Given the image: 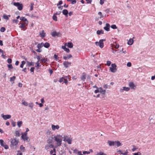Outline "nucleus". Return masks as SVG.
<instances>
[{
    "label": "nucleus",
    "mask_w": 155,
    "mask_h": 155,
    "mask_svg": "<svg viewBox=\"0 0 155 155\" xmlns=\"http://www.w3.org/2000/svg\"><path fill=\"white\" fill-rule=\"evenodd\" d=\"M62 139V136L60 134H58L54 137V140L56 142L57 146H60L61 145Z\"/></svg>",
    "instance_id": "nucleus-1"
},
{
    "label": "nucleus",
    "mask_w": 155,
    "mask_h": 155,
    "mask_svg": "<svg viewBox=\"0 0 155 155\" xmlns=\"http://www.w3.org/2000/svg\"><path fill=\"white\" fill-rule=\"evenodd\" d=\"M63 138L64 139V141L67 142L68 144H71L72 138L70 136H64Z\"/></svg>",
    "instance_id": "nucleus-2"
},
{
    "label": "nucleus",
    "mask_w": 155,
    "mask_h": 155,
    "mask_svg": "<svg viewBox=\"0 0 155 155\" xmlns=\"http://www.w3.org/2000/svg\"><path fill=\"white\" fill-rule=\"evenodd\" d=\"M18 140L15 139H12L11 142V147L12 148H16L17 145L18 143Z\"/></svg>",
    "instance_id": "nucleus-3"
},
{
    "label": "nucleus",
    "mask_w": 155,
    "mask_h": 155,
    "mask_svg": "<svg viewBox=\"0 0 155 155\" xmlns=\"http://www.w3.org/2000/svg\"><path fill=\"white\" fill-rule=\"evenodd\" d=\"M105 41L106 39H101L99 41V42L96 41L95 42V43L96 45H98L100 48H102L104 46L103 42Z\"/></svg>",
    "instance_id": "nucleus-4"
},
{
    "label": "nucleus",
    "mask_w": 155,
    "mask_h": 155,
    "mask_svg": "<svg viewBox=\"0 0 155 155\" xmlns=\"http://www.w3.org/2000/svg\"><path fill=\"white\" fill-rule=\"evenodd\" d=\"M117 65L115 64H112L111 67H110V70L111 72L113 73L117 71Z\"/></svg>",
    "instance_id": "nucleus-5"
},
{
    "label": "nucleus",
    "mask_w": 155,
    "mask_h": 155,
    "mask_svg": "<svg viewBox=\"0 0 155 155\" xmlns=\"http://www.w3.org/2000/svg\"><path fill=\"white\" fill-rule=\"evenodd\" d=\"M13 5L18 8L19 10H21L23 9V5L22 4H20L19 2H14Z\"/></svg>",
    "instance_id": "nucleus-6"
},
{
    "label": "nucleus",
    "mask_w": 155,
    "mask_h": 155,
    "mask_svg": "<svg viewBox=\"0 0 155 155\" xmlns=\"http://www.w3.org/2000/svg\"><path fill=\"white\" fill-rule=\"evenodd\" d=\"M61 35V34L60 32H57L56 31H53V32L51 33V35L53 37H55L56 36L57 37H59L60 36V35Z\"/></svg>",
    "instance_id": "nucleus-7"
},
{
    "label": "nucleus",
    "mask_w": 155,
    "mask_h": 155,
    "mask_svg": "<svg viewBox=\"0 0 155 155\" xmlns=\"http://www.w3.org/2000/svg\"><path fill=\"white\" fill-rule=\"evenodd\" d=\"M71 64V62H69L68 61H65L63 62V65L66 68H67L69 66H70Z\"/></svg>",
    "instance_id": "nucleus-8"
},
{
    "label": "nucleus",
    "mask_w": 155,
    "mask_h": 155,
    "mask_svg": "<svg viewBox=\"0 0 155 155\" xmlns=\"http://www.w3.org/2000/svg\"><path fill=\"white\" fill-rule=\"evenodd\" d=\"M86 73L85 72H84L82 73V75L81 76L80 78L81 80L84 81L86 78Z\"/></svg>",
    "instance_id": "nucleus-9"
},
{
    "label": "nucleus",
    "mask_w": 155,
    "mask_h": 155,
    "mask_svg": "<svg viewBox=\"0 0 155 155\" xmlns=\"http://www.w3.org/2000/svg\"><path fill=\"white\" fill-rule=\"evenodd\" d=\"M2 117L5 120H6L7 119H9L11 117V115H3L2 114Z\"/></svg>",
    "instance_id": "nucleus-10"
},
{
    "label": "nucleus",
    "mask_w": 155,
    "mask_h": 155,
    "mask_svg": "<svg viewBox=\"0 0 155 155\" xmlns=\"http://www.w3.org/2000/svg\"><path fill=\"white\" fill-rule=\"evenodd\" d=\"M59 126L58 125H54L53 124L51 125L52 129L53 130H58L59 128Z\"/></svg>",
    "instance_id": "nucleus-11"
},
{
    "label": "nucleus",
    "mask_w": 155,
    "mask_h": 155,
    "mask_svg": "<svg viewBox=\"0 0 155 155\" xmlns=\"http://www.w3.org/2000/svg\"><path fill=\"white\" fill-rule=\"evenodd\" d=\"M110 25L108 23L106 24V26L104 27V29L107 31H109L110 30Z\"/></svg>",
    "instance_id": "nucleus-12"
},
{
    "label": "nucleus",
    "mask_w": 155,
    "mask_h": 155,
    "mask_svg": "<svg viewBox=\"0 0 155 155\" xmlns=\"http://www.w3.org/2000/svg\"><path fill=\"white\" fill-rule=\"evenodd\" d=\"M39 35L42 38H43L45 36V33L44 32V31L43 30L40 32Z\"/></svg>",
    "instance_id": "nucleus-13"
},
{
    "label": "nucleus",
    "mask_w": 155,
    "mask_h": 155,
    "mask_svg": "<svg viewBox=\"0 0 155 155\" xmlns=\"http://www.w3.org/2000/svg\"><path fill=\"white\" fill-rule=\"evenodd\" d=\"M72 57V55L71 54L67 55H65L63 56V58L65 60H67L69 59L70 58H71Z\"/></svg>",
    "instance_id": "nucleus-14"
},
{
    "label": "nucleus",
    "mask_w": 155,
    "mask_h": 155,
    "mask_svg": "<svg viewBox=\"0 0 155 155\" xmlns=\"http://www.w3.org/2000/svg\"><path fill=\"white\" fill-rule=\"evenodd\" d=\"M114 146H117V147H118L120 146H121L122 145V144L118 141H114Z\"/></svg>",
    "instance_id": "nucleus-15"
},
{
    "label": "nucleus",
    "mask_w": 155,
    "mask_h": 155,
    "mask_svg": "<svg viewBox=\"0 0 155 155\" xmlns=\"http://www.w3.org/2000/svg\"><path fill=\"white\" fill-rule=\"evenodd\" d=\"M20 19L21 21L25 22V24H27L28 23V21L25 17H21L20 18Z\"/></svg>",
    "instance_id": "nucleus-16"
},
{
    "label": "nucleus",
    "mask_w": 155,
    "mask_h": 155,
    "mask_svg": "<svg viewBox=\"0 0 155 155\" xmlns=\"http://www.w3.org/2000/svg\"><path fill=\"white\" fill-rule=\"evenodd\" d=\"M129 86L132 89H135L136 86L133 82H130L129 84Z\"/></svg>",
    "instance_id": "nucleus-17"
},
{
    "label": "nucleus",
    "mask_w": 155,
    "mask_h": 155,
    "mask_svg": "<svg viewBox=\"0 0 155 155\" xmlns=\"http://www.w3.org/2000/svg\"><path fill=\"white\" fill-rule=\"evenodd\" d=\"M21 138L24 140V141H29L30 140L29 139L28 137L27 136H24L23 135L21 136Z\"/></svg>",
    "instance_id": "nucleus-18"
},
{
    "label": "nucleus",
    "mask_w": 155,
    "mask_h": 155,
    "mask_svg": "<svg viewBox=\"0 0 155 155\" xmlns=\"http://www.w3.org/2000/svg\"><path fill=\"white\" fill-rule=\"evenodd\" d=\"M107 143L110 146H114V141H112L110 140H108L107 141Z\"/></svg>",
    "instance_id": "nucleus-19"
},
{
    "label": "nucleus",
    "mask_w": 155,
    "mask_h": 155,
    "mask_svg": "<svg viewBox=\"0 0 155 155\" xmlns=\"http://www.w3.org/2000/svg\"><path fill=\"white\" fill-rule=\"evenodd\" d=\"M40 61L42 63H47L46 62L47 61H48V59L47 58H43L42 59H41Z\"/></svg>",
    "instance_id": "nucleus-20"
},
{
    "label": "nucleus",
    "mask_w": 155,
    "mask_h": 155,
    "mask_svg": "<svg viewBox=\"0 0 155 155\" xmlns=\"http://www.w3.org/2000/svg\"><path fill=\"white\" fill-rule=\"evenodd\" d=\"M63 14L65 15L66 17L68 16V11L67 9H64L62 11Z\"/></svg>",
    "instance_id": "nucleus-21"
},
{
    "label": "nucleus",
    "mask_w": 155,
    "mask_h": 155,
    "mask_svg": "<svg viewBox=\"0 0 155 155\" xmlns=\"http://www.w3.org/2000/svg\"><path fill=\"white\" fill-rule=\"evenodd\" d=\"M123 89H120V91L121 92H122L123 91H128L130 90V88L128 87H123Z\"/></svg>",
    "instance_id": "nucleus-22"
},
{
    "label": "nucleus",
    "mask_w": 155,
    "mask_h": 155,
    "mask_svg": "<svg viewBox=\"0 0 155 155\" xmlns=\"http://www.w3.org/2000/svg\"><path fill=\"white\" fill-rule=\"evenodd\" d=\"M134 42V40L132 38H130L127 42V44L129 45H132Z\"/></svg>",
    "instance_id": "nucleus-23"
},
{
    "label": "nucleus",
    "mask_w": 155,
    "mask_h": 155,
    "mask_svg": "<svg viewBox=\"0 0 155 155\" xmlns=\"http://www.w3.org/2000/svg\"><path fill=\"white\" fill-rule=\"evenodd\" d=\"M43 45L44 43L43 42L41 43H39L37 45V47L38 48L41 49L43 46Z\"/></svg>",
    "instance_id": "nucleus-24"
},
{
    "label": "nucleus",
    "mask_w": 155,
    "mask_h": 155,
    "mask_svg": "<svg viewBox=\"0 0 155 155\" xmlns=\"http://www.w3.org/2000/svg\"><path fill=\"white\" fill-rule=\"evenodd\" d=\"M99 92L103 94H105V92H106V90H103V89L100 87L99 88Z\"/></svg>",
    "instance_id": "nucleus-25"
},
{
    "label": "nucleus",
    "mask_w": 155,
    "mask_h": 155,
    "mask_svg": "<svg viewBox=\"0 0 155 155\" xmlns=\"http://www.w3.org/2000/svg\"><path fill=\"white\" fill-rule=\"evenodd\" d=\"M67 46L68 48H72L73 46V45L72 42H68L67 43Z\"/></svg>",
    "instance_id": "nucleus-26"
},
{
    "label": "nucleus",
    "mask_w": 155,
    "mask_h": 155,
    "mask_svg": "<svg viewBox=\"0 0 155 155\" xmlns=\"http://www.w3.org/2000/svg\"><path fill=\"white\" fill-rule=\"evenodd\" d=\"M104 33V31L102 30H98L97 31V34L99 35L101 34H103Z\"/></svg>",
    "instance_id": "nucleus-27"
},
{
    "label": "nucleus",
    "mask_w": 155,
    "mask_h": 155,
    "mask_svg": "<svg viewBox=\"0 0 155 155\" xmlns=\"http://www.w3.org/2000/svg\"><path fill=\"white\" fill-rule=\"evenodd\" d=\"M50 44L47 42H46L44 44L43 46L46 48H48L50 47Z\"/></svg>",
    "instance_id": "nucleus-28"
},
{
    "label": "nucleus",
    "mask_w": 155,
    "mask_h": 155,
    "mask_svg": "<svg viewBox=\"0 0 155 155\" xmlns=\"http://www.w3.org/2000/svg\"><path fill=\"white\" fill-rule=\"evenodd\" d=\"M55 153V149H54L53 150H51L50 152V154H52V155H56Z\"/></svg>",
    "instance_id": "nucleus-29"
},
{
    "label": "nucleus",
    "mask_w": 155,
    "mask_h": 155,
    "mask_svg": "<svg viewBox=\"0 0 155 155\" xmlns=\"http://www.w3.org/2000/svg\"><path fill=\"white\" fill-rule=\"evenodd\" d=\"M27 62L28 65L29 67H30L31 66H34V63L33 62H29L28 61H27Z\"/></svg>",
    "instance_id": "nucleus-30"
},
{
    "label": "nucleus",
    "mask_w": 155,
    "mask_h": 155,
    "mask_svg": "<svg viewBox=\"0 0 155 155\" xmlns=\"http://www.w3.org/2000/svg\"><path fill=\"white\" fill-rule=\"evenodd\" d=\"M0 144L2 146H3L4 144H5V143L4 142L3 140L2 139L0 140Z\"/></svg>",
    "instance_id": "nucleus-31"
},
{
    "label": "nucleus",
    "mask_w": 155,
    "mask_h": 155,
    "mask_svg": "<svg viewBox=\"0 0 155 155\" xmlns=\"http://www.w3.org/2000/svg\"><path fill=\"white\" fill-rule=\"evenodd\" d=\"M22 103L23 105L25 106H26L28 105V103L26 101H24L22 100Z\"/></svg>",
    "instance_id": "nucleus-32"
},
{
    "label": "nucleus",
    "mask_w": 155,
    "mask_h": 155,
    "mask_svg": "<svg viewBox=\"0 0 155 155\" xmlns=\"http://www.w3.org/2000/svg\"><path fill=\"white\" fill-rule=\"evenodd\" d=\"M67 1L68 2H71L72 4H74L76 2V0H67Z\"/></svg>",
    "instance_id": "nucleus-33"
},
{
    "label": "nucleus",
    "mask_w": 155,
    "mask_h": 155,
    "mask_svg": "<svg viewBox=\"0 0 155 155\" xmlns=\"http://www.w3.org/2000/svg\"><path fill=\"white\" fill-rule=\"evenodd\" d=\"M22 124V121H18L17 122V125L19 127H20Z\"/></svg>",
    "instance_id": "nucleus-34"
},
{
    "label": "nucleus",
    "mask_w": 155,
    "mask_h": 155,
    "mask_svg": "<svg viewBox=\"0 0 155 155\" xmlns=\"http://www.w3.org/2000/svg\"><path fill=\"white\" fill-rule=\"evenodd\" d=\"M52 18L55 21H57V17L54 14L52 17Z\"/></svg>",
    "instance_id": "nucleus-35"
},
{
    "label": "nucleus",
    "mask_w": 155,
    "mask_h": 155,
    "mask_svg": "<svg viewBox=\"0 0 155 155\" xmlns=\"http://www.w3.org/2000/svg\"><path fill=\"white\" fill-rule=\"evenodd\" d=\"M65 79V78L63 77L61 78L59 80V82L61 83L62 82H64Z\"/></svg>",
    "instance_id": "nucleus-36"
},
{
    "label": "nucleus",
    "mask_w": 155,
    "mask_h": 155,
    "mask_svg": "<svg viewBox=\"0 0 155 155\" xmlns=\"http://www.w3.org/2000/svg\"><path fill=\"white\" fill-rule=\"evenodd\" d=\"M16 77L15 76H13L12 77H11L10 78V81H14Z\"/></svg>",
    "instance_id": "nucleus-37"
},
{
    "label": "nucleus",
    "mask_w": 155,
    "mask_h": 155,
    "mask_svg": "<svg viewBox=\"0 0 155 155\" xmlns=\"http://www.w3.org/2000/svg\"><path fill=\"white\" fill-rule=\"evenodd\" d=\"M20 150L22 152H24L25 151V148L22 145H21L20 147Z\"/></svg>",
    "instance_id": "nucleus-38"
},
{
    "label": "nucleus",
    "mask_w": 155,
    "mask_h": 155,
    "mask_svg": "<svg viewBox=\"0 0 155 155\" xmlns=\"http://www.w3.org/2000/svg\"><path fill=\"white\" fill-rule=\"evenodd\" d=\"M54 58L55 60L56 61L58 60L59 59V57H58V55L56 54H54Z\"/></svg>",
    "instance_id": "nucleus-39"
},
{
    "label": "nucleus",
    "mask_w": 155,
    "mask_h": 155,
    "mask_svg": "<svg viewBox=\"0 0 155 155\" xmlns=\"http://www.w3.org/2000/svg\"><path fill=\"white\" fill-rule=\"evenodd\" d=\"M111 28L114 29H116L117 28V27L116 26V25L114 24L111 25Z\"/></svg>",
    "instance_id": "nucleus-40"
},
{
    "label": "nucleus",
    "mask_w": 155,
    "mask_h": 155,
    "mask_svg": "<svg viewBox=\"0 0 155 155\" xmlns=\"http://www.w3.org/2000/svg\"><path fill=\"white\" fill-rule=\"evenodd\" d=\"M3 18L5 19H6L7 20H8L9 19V18L8 17V16L7 15H6L5 14H4L3 15Z\"/></svg>",
    "instance_id": "nucleus-41"
},
{
    "label": "nucleus",
    "mask_w": 155,
    "mask_h": 155,
    "mask_svg": "<svg viewBox=\"0 0 155 155\" xmlns=\"http://www.w3.org/2000/svg\"><path fill=\"white\" fill-rule=\"evenodd\" d=\"M36 67L38 69L41 66L40 65V63H39V62L37 61V62L36 63Z\"/></svg>",
    "instance_id": "nucleus-42"
},
{
    "label": "nucleus",
    "mask_w": 155,
    "mask_h": 155,
    "mask_svg": "<svg viewBox=\"0 0 155 155\" xmlns=\"http://www.w3.org/2000/svg\"><path fill=\"white\" fill-rule=\"evenodd\" d=\"M19 27L21 28L24 29L25 27V25L23 23H21Z\"/></svg>",
    "instance_id": "nucleus-43"
},
{
    "label": "nucleus",
    "mask_w": 155,
    "mask_h": 155,
    "mask_svg": "<svg viewBox=\"0 0 155 155\" xmlns=\"http://www.w3.org/2000/svg\"><path fill=\"white\" fill-rule=\"evenodd\" d=\"M34 106L33 104L32 103H31L29 104V107L31 108V109H32Z\"/></svg>",
    "instance_id": "nucleus-44"
},
{
    "label": "nucleus",
    "mask_w": 155,
    "mask_h": 155,
    "mask_svg": "<svg viewBox=\"0 0 155 155\" xmlns=\"http://www.w3.org/2000/svg\"><path fill=\"white\" fill-rule=\"evenodd\" d=\"M15 134L16 136L19 137L20 136L19 132L18 131H15Z\"/></svg>",
    "instance_id": "nucleus-45"
},
{
    "label": "nucleus",
    "mask_w": 155,
    "mask_h": 155,
    "mask_svg": "<svg viewBox=\"0 0 155 155\" xmlns=\"http://www.w3.org/2000/svg\"><path fill=\"white\" fill-rule=\"evenodd\" d=\"M8 68L9 70H10V69H12L13 68V66H12V65L11 64H8Z\"/></svg>",
    "instance_id": "nucleus-46"
},
{
    "label": "nucleus",
    "mask_w": 155,
    "mask_h": 155,
    "mask_svg": "<svg viewBox=\"0 0 155 155\" xmlns=\"http://www.w3.org/2000/svg\"><path fill=\"white\" fill-rule=\"evenodd\" d=\"M5 30V27H2L1 28L0 31L2 32H4Z\"/></svg>",
    "instance_id": "nucleus-47"
},
{
    "label": "nucleus",
    "mask_w": 155,
    "mask_h": 155,
    "mask_svg": "<svg viewBox=\"0 0 155 155\" xmlns=\"http://www.w3.org/2000/svg\"><path fill=\"white\" fill-rule=\"evenodd\" d=\"M133 148L132 149V151L133 152L134 151L138 149L137 148H136L134 145H133Z\"/></svg>",
    "instance_id": "nucleus-48"
},
{
    "label": "nucleus",
    "mask_w": 155,
    "mask_h": 155,
    "mask_svg": "<svg viewBox=\"0 0 155 155\" xmlns=\"http://www.w3.org/2000/svg\"><path fill=\"white\" fill-rule=\"evenodd\" d=\"M98 15L101 16L100 18H103L104 17L103 15H102V13L101 12H98Z\"/></svg>",
    "instance_id": "nucleus-49"
},
{
    "label": "nucleus",
    "mask_w": 155,
    "mask_h": 155,
    "mask_svg": "<svg viewBox=\"0 0 155 155\" xmlns=\"http://www.w3.org/2000/svg\"><path fill=\"white\" fill-rule=\"evenodd\" d=\"M2 147H4V148L5 149H8V147H9L8 146V145H7L5 144H4Z\"/></svg>",
    "instance_id": "nucleus-50"
},
{
    "label": "nucleus",
    "mask_w": 155,
    "mask_h": 155,
    "mask_svg": "<svg viewBox=\"0 0 155 155\" xmlns=\"http://www.w3.org/2000/svg\"><path fill=\"white\" fill-rule=\"evenodd\" d=\"M34 5L33 3H31V4L30 10L32 11L33 10Z\"/></svg>",
    "instance_id": "nucleus-51"
},
{
    "label": "nucleus",
    "mask_w": 155,
    "mask_h": 155,
    "mask_svg": "<svg viewBox=\"0 0 155 155\" xmlns=\"http://www.w3.org/2000/svg\"><path fill=\"white\" fill-rule=\"evenodd\" d=\"M111 62L110 61H108L107 62L106 65L108 66H110L111 64Z\"/></svg>",
    "instance_id": "nucleus-52"
},
{
    "label": "nucleus",
    "mask_w": 155,
    "mask_h": 155,
    "mask_svg": "<svg viewBox=\"0 0 155 155\" xmlns=\"http://www.w3.org/2000/svg\"><path fill=\"white\" fill-rule=\"evenodd\" d=\"M83 153L84 154H89L90 153V152L87 151H84L83 152Z\"/></svg>",
    "instance_id": "nucleus-53"
},
{
    "label": "nucleus",
    "mask_w": 155,
    "mask_h": 155,
    "mask_svg": "<svg viewBox=\"0 0 155 155\" xmlns=\"http://www.w3.org/2000/svg\"><path fill=\"white\" fill-rule=\"evenodd\" d=\"M12 22L13 23H15L16 24H17L18 22V21L17 19H14L12 21Z\"/></svg>",
    "instance_id": "nucleus-54"
},
{
    "label": "nucleus",
    "mask_w": 155,
    "mask_h": 155,
    "mask_svg": "<svg viewBox=\"0 0 155 155\" xmlns=\"http://www.w3.org/2000/svg\"><path fill=\"white\" fill-rule=\"evenodd\" d=\"M9 64H11L12 62V60L11 58H8L7 60Z\"/></svg>",
    "instance_id": "nucleus-55"
},
{
    "label": "nucleus",
    "mask_w": 155,
    "mask_h": 155,
    "mask_svg": "<svg viewBox=\"0 0 155 155\" xmlns=\"http://www.w3.org/2000/svg\"><path fill=\"white\" fill-rule=\"evenodd\" d=\"M104 153L102 152H100L99 153H97L96 155H103Z\"/></svg>",
    "instance_id": "nucleus-56"
},
{
    "label": "nucleus",
    "mask_w": 155,
    "mask_h": 155,
    "mask_svg": "<svg viewBox=\"0 0 155 155\" xmlns=\"http://www.w3.org/2000/svg\"><path fill=\"white\" fill-rule=\"evenodd\" d=\"M127 66L128 67H130L131 66V63L130 62H128L127 64Z\"/></svg>",
    "instance_id": "nucleus-57"
},
{
    "label": "nucleus",
    "mask_w": 155,
    "mask_h": 155,
    "mask_svg": "<svg viewBox=\"0 0 155 155\" xmlns=\"http://www.w3.org/2000/svg\"><path fill=\"white\" fill-rule=\"evenodd\" d=\"M62 3V1H60L57 4V5L58 6L59 5H61Z\"/></svg>",
    "instance_id": "nucleus-58"
},
{
    "label": "nucleus",
    "mask_w": 155,
    "mask_h": 155,
    "mask_svg": "<svg viewBox=\"0 0 155 155\" xmlns=\"http://www.w3.org/2000/svg\"><path fill=\"white\" fill-rule=\"evenodd\" d=\"M61 12L60 11H59L56 12L54 14L55 15H59L61 14Z\"/></svg>",
    "instance_id": "nucleus-59"
},
{
    "label": "nucleus",
    "mask_w": 155,
    "mask_h": 155,
    "mask_svg": "<svg viewBox=\"0 0 155 155\" xmlns=\"http://www.w3.org/2000/svg\"><path fill=\"white\" fill-rule=\"evenodd\" d=\"M34 67H32L31 68L30 71L31 72H33V73H34Z\"/></svg>",
    "instance_id": "nucleus-60"
},
{
    "label": "nucleus",
    "mask_w": 155,
    "mask_h": 155,
    "mask_svg": "<svg viewBox=\"0 0 155 155\" xmlns=\"http://www.w3.org/2000/svg\"><path fill=\"white\" fill-rule=\"evenodd\" d=\"M108 86L107 84H104L103 85V87L105 89L107 88H108Z\"/></svg>",
    "instance_id": "nucleus-61"
},
{
    "label": "nucleus",
    "mask_w": 155,
    "mask_h": 155,
    "mask_svg": "<svg viewBox=\"0 0 155 155\" xmlns=\"http://www.w3.org/2000/svg\"><path fill=\"white\" fill-rule=\"evenodd\" d=\"M64 83L66 84L67 85L68 83V81L66 79H65L64 80Z\"/></svg>",
    "instance_id": "nucleus-62"
},
{
    "label": "nucleus",
    "mask_w": 155,
    "mask_h": 155,
    "mask_svg": "<svg viewBox=\"0 0 155 155\" xmlns=\"http://www.w3.org/2000/svg\"><path fill=\"white\" fill-rule=\"evenodd\" d=\"M64 51H65L68 53L70 52V50L69 49L67 48L64 50Z\"/></svg>",
    "instance_id": "nucleus-63"
},
{
    "label": "nucleus",
    "mask_w": 155,
    "mask_h": 155,
    "mask_svg": "<svg viewBox=\"0 0 155 155\" xmlns=\"http://www.w3.org/2000/svg\"><path fill=\"white\" fill-rule=\"evenodd\" d=\"M78 155H83L82 154L81 152V151H78Z\"/></svg>",
    "instance_id": "nucleus-64"
}]
</instances>
